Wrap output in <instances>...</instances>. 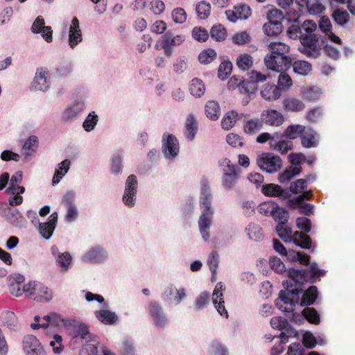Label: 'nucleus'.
I'll return each instance as SVG.
<instances>
[{
    "instance_id": "nucleus-1",
    "label": "nucleus",
    "mask_w": 355,
    "mask_h": 355,
    "mask_svg": "<svg viewBox=\"0 0 355 355\" xmlns=\"http://www.w3.org/2000/svg\"><path fill=\"white\" fill-rule=\"evenodd\" d=\"M306 269L287 268L288 279L283 282L285 290H281L279 297L275 301L277 308L284 312H290L299 302L300 293L303 291V285L307 282Z\"/></svg>"
},
{
    "instance_id": "nucleus-2",
    "label": "nucleus",
    "mask_w": 355,
    "mask_h": 355,
    "mask_svg": "<svg viewBox=\"0 0 355 355\" xmlns=\"http://www.w3.org/2000/svg\"><path fill=\"white\" fill-rule=\"evenodd\" d=\"M212 193L208 180L202 178L200 180V190L199 197V206L201 211L198 225L200 234L205 242L210 239V229L214 214V209L211 206Z\"/></svg>"
},
{
    "instance_id": "nucleus-3",
    "label": "nucleus",
    "mask_w": 355,
    "mask_h": 355,
    "mask_svg": "<svg viewBox=\"0 0 355 355\" xmlns=\"http://www.w3.org/2000/svg\"><path fill=\"white\" fill-rule=\"evenodd\" d=\"M270 53L264 58L268 69L273 71L287 70L291 67V58L288 55L290 46L283 42H270L268 45Z\"/></svg>"
},
{
    "instance_id": "nucleus-4",
    "label": "nucleus",
    "mask_w": 355,
    "mask_h": 355,
    "mask_svg": "<svg viewBox=\"0 0 355 355\" xmlns=\"http://www.w3.org/2000/svg\"><path fill=\"white\" fill-rule=\"evenodd\" d=\"M326 41L325 36L318 34L304 35L300 37L298 51L306 58L316 59L320 55L322 46Z\"/></svg>"
},
{
    "instance_id": "nucleus-5",
    "label": "nucleus",
    "mask_w": 355,
    "mask_h": 355,
    "mask_svg": "<svg viewBox=\"0 0 355 355\" xmlns=\"http://www.w3.org/2000/svg\"><path fill=\"white\" fill-rule=\"evenodd\" d=\"M257 164L262 171L272 174L282 168L283 162L279 155L272 153H263L257 155Z\"/></svg>"
},
{
    "instance_id": "nucleus-6",
    "label": "nucleus",
    "mask_w": 355,
    "mask_h": 355,
    "mask_svg": "<svg viewBox=\"0 0 355 355\" xmlns=\"http://www.w3.org/2000/svg\"><path fill=\"white\" fill-rule=\"evenodd\" d=\"M108 260V252L101 245L89 248L80 257V261L88 264H102Z\"/></svg>"
},
{
    "instance_id": "nucleus-7",
    "label": "nucleus",
    "mask_w": 355,
    "mask_h": 355,
    "mask_svg": "<svg viewBox=\"0 0 355 355\" xmlns=\"http://www.w3.org/2000/svg\"><path fill=\"white\" fill-rule=\"evenodd\" d=\"M85 108V99L77 98L66 106L61 114V119L67 123L74 121L84 112Z\"/></svg>"
},
{
    "instance_id": "nucleus-8",
    "label": "nucleus",
    "mask_w": 355,
    "mask_h": 355,
    "mask_svg": "<svg viewBox=\"0 0 355 355\" xmlns=\"http://www.w3.org/2000/svg\"><path fill=\"white\" fill-rule=\"evenodd\" d=\"M162 151L168 160L175 159L180 153V144L173 134L164 132L162 138Z\"/></svg>"
},
{
    "instance_id": "nucleus-9",
    "label": "nucleus",
    "mask_w": 355,
    "mask_h": 355,
    "mask_svg": "<svg viewBox=\"0 0 355 355\" xmlns=\"http://www.w3.org/2000/svg\"><path fill=\"white\" fill-rule=\"evenodd\" d=\"M248 75L250 80H244L241 87V92L248 95L244 99L245 103L249 102L252 95L255 94L257 89V83H263L267 79V76L254 70L248 72Z\"/></svg>"
},
{
    "instance_id": "nucleus-10",
    "label": "nucleus",
    "mask_w": 355,
    "mask_h": 355,
    "mask_svg": "<svg viewBox=\"0 0 355 355\" xmlns=\"http://www.w3.org/2000/svg\"><path fill=\"white\" fill-rule=\"evenodd\" d=\"M148 311L153 325L158 329H164L168 324V319L162 306L156 301L149 302Z\"/></svg>"
},
{
    "instance_id": "nucleus-11",
    "label": "nucleus",
    "mask_w": 355,
    "mask_h": 355,
    "mask_svg": "<svg viewBox=\"0 0 355 355\" xmlns=\"http://www.w3.org/2000/svg\"><path fill=\"white\" fill-rule=\"evenodd\" d=\"M22 347L26 355H47L41 342L33 335H26L24 337Z\"/></svg>"
},
{
    "instance_id": "nucleus-12",
    "label": "nucleus",
    "mask_w": 355,
    "mask_h": 355,
    "mask_svg": "<svg viewBox=\"0 0 355 355\" xmlns=\"http://www.w3.org/2000/svg\"><path fill=\"white\" fill-rule=\"evenodd\" d=\"M65 324L72 327L70 334L73 338H80L85 342L96 340L97 336L90 334L87 325L85 323H80L73 320Z\"/></svg>"
},
{
    "instance_id": "nucleus-13",
    "label": "nucleus",
    "mask_w": 355,
    "mask_h": 355,
    "mask_svg": "<svg viewBox=\"0 0 355 355\" xmlns=\"http://www.w3.org/2000/svg\"><path fill=\"white\" fill-rule=\"evenodd\" d=\"M51 254L60 267L61 272H67L71 266L72 257L69 252H60L56 245H53L50 249Z\"/></svg>"
},
{
    "instance_id": "nucleus-14",
    "label": "nucleus",
    "mask_w": 355,
    "mask_h": 355,
    "mask_svg": "<svg viewBox=\"0 0 355 355\" xmlns=\"http://www.w3.org/2000/svg\"><path fill=\"white\" fill-rule=\"evenodd\" d=\"M320 301V293L317 286H311L306 290H304L300 293V300L297 304L301 306H311L315 304H319Z\"/></svg>"
},
{
    "instance_id": "nucleus-15",
    "label": "nucleus",
    "mask_w": 355,
    "mask_h": 355,
    "mask_svg": "<svg viewBox=\"0 0 355 355\" xmlns=\"http://www.w3.org/2000/svg\"><path fill=\"white\" fill-rule=\"evenodd\" d=\"M58 214L56 211L52 213L47 218V221L40 223L37 229L40 236L45 240H49L57 226Z\"/></svg>"
},
{
    "instance_id": "nucleus-16",
    "label": "nucleus",
    "mask_w": 355,
    "mask_h": 355,
    "mask_svg": "<svg viewBox=\"0 0 355 355\" xmlns=\"http://www.w3.org/2000/svg\"><path fill=\"white\" fill-rule=\"evenodd\" d=\"M31 31L33 34H40L48 43L53 41V30L51 26H45V21L42 16H38L33 22Z\"/></svg>"
},
{
    "instance_id": "nucleus-17",
    "label": "nucleus",
    "mask_w": 355,
    "mask_h": 355,
    "mask_svg": "<svg viewBox=\"0 0 355 355\" xmlns=\"http://www.w3.org/2000/svg\"><path fill=\"white\" fill-rule=\"evenodd\" d=\"M48 76L49 71L47 69L43 67L38 68L32 83L31 89L41 92L47 91L50 87Z\"/></svg>"
},
{
    "instance_id": "nucleus-18",
    "label": "nucleus",
    "mask_w": 355,
    "mask_h": 355,
    "mask_svg": "<svg viewBox=\"0 0 355 355\" xmlns=\"http://www.w3.org/2000/svg\"><path fill=\"white\" fill-rule=\"evenodd\" d=\"M260 119L263 124L265 123L274 127L282 125L285 120L284 115L275 109L263 110L261 114Z\"/></svg>"
},
{
    "instance_id": "nucleus-19",
    "label": "nucleus",
    "mask_w": 355,
    "mask_h": 355,
    "mask_svg": "<svg viewBox=\"0 0 355 355\" xmlns=\"http://www.w3.org/2000/svg\"><path fill=\"white\" fill-rule=\"evenodd\" d=\"M224 289V285L222 282L216 284L213 294H212V302L214 307L217 310L218 313L223 317L226 318H228V313L225 307V302L223 299V291Z\"/></svg>"
},
{
    "instance_id": "nucleus-20",
    "label": "nucleus",
    "mask_w": 355,
    "mask_h": 355,
    "mask_svg": "<svg viewBox=\"0 0 355 355\" xmlns=\"http://www.w3.org/2000/svg\"><path fill=\"white\" fill-rule=\"evenodd\" d=\"M262 193L270 197H277L279 200H284L291 197L290 191L288 189H283L281 186L276 184H268L262 186Z\"/></svg>"
},
{
    "instance_id": "nucleus-21",
    "label": "nucleus",
    "mask_w": 355,
    "mask_h": 355,
    "mask_svg": "<svg viewBox=\"0 0 355 355\" xmlns=\"http://www.w3.org/2000/svg\"><path fill=\"white\" fill-rule=\"evenodd\" d=\"M107 303H104L103 309L94 312L96 318L105 325H114L119 322V317L115 312L107 309Z\"/></svg>"
},
{
    "instance_id": "nucleus-22",
    "label": "nucleus",
    "mask_w": 355,
    "mask_h": 355,
    "mask_svg": "<svg viewBox=\"0 0 355 355\" xmlns=\"http://www.w3.org/2000/svg\"><path fill=\"white\" fill-rule=\"evenodd\" d=\"M38 146L39 141L35 135H31L26 139L21 148L24 162H28L32 159Z\"/></svg>"
},
{
    "instance_id": "nucleus-23",
    "label": "nucleus",
    "mask_w": 355,
    "mask_h": 355,
    "mask_svg": "<svg viewBox=\"0 0 355 355\" xmlns=\"http://www.w3.org/2000/svg\"><path fill=\"white\" fill-rule=\"evenodd\" d=\"M305 131V126L300 124L288 125L283 132H275L276 139L286 137L290 141L302 137Z\"/></svg>"
},
{
    "instance_id": "nucleus-24",
    "label": "nucleus",
    "mask_w": 355,
    "mask_h": 355,
    "mask_svg": "<svg viewBox=\"0 0 355 355\" xmlns=\"http://www.w3.org/2000/svg\"><path fill=\"white\" fill-rule=\"evenodd\" d=\"M24 280V276L19 273L11 275L8 277L9 291L12 295L19 297L22 295L21 284L23 283Z\"/></svg>"
},
{
    "instance_id": "nucleus-25",
    "label": "nucleus",
    "mask_w": 355,
    "mask_h": 355,
    "mask_svg": "<svg viewBox=\"0 0 355 355\" xmlns=\"http://www.w3.org/2000/svg\"><path fill=\"white\" fill-rule=\"evenodd\" d=\"M292 236L294 241H292L291 243L296 246L304 250H311L312 251L315 250V245H312V240L306 234L296 231L294 233L292 232Z\"/></svg>"
},
{
    "instance_id": "nucleus-26",
    "label": "nucleus",
    "mask_w": 355,
    "mask_h": 355,
    "mask_svg": "<svg viewBox=\"0 0 355 355\" xmlns=\"http://www.w3.org/2000/svg\"><path fill=\"white\" fill-rule=\"evenodd\" d=\"M307 272V282L314 284L320 280L321 277L325 276L327 271L324 269L318 268L316 262L313 261L310 263V266L306 268Z\"/></svg>"
},
{
    "instance_id": "nucleus-27",
    "label": "nucleus",
    "mask_w": 355,
    "mask_h": 355,
    "mask_svg": "<svg viewBox=\"0 0 355 355\" xmlns=\"http://www.w3.org/2000/svg\"><path fill=\"white\" fill-rule=\"evenodd\" d=\"M272 141H271V148L282 154H286L288 150H291L293 148L292 141L288 140L286 137L276 139L275 133H273Z\"/></svg>"
},
{
    "instance_id": "nucleus-28",
    "label": "nucleus",
    "mask_w": 355,
    "mask_h": 355,
    "mask_svg": "<svg viewBox=\"0 0 355 355\" xmlns=\"http://www.w3.org/2000/svg\"><path fill=\"white\" fill-rule=\"evenodd\" d=\"M71 166V161L68 159L63 160L56 166L55 171L52 179L53 186L58 184L62 178L68 173Z\"/></svg>"
},
{
    "instance_id": "nucleus-29",
    "label": "nucleus",
    "mask_w": 355,
    "mask_h": 355,
    "mask_svg": "<svg viewBox=\"0 0 355 355\" xmlns=\"http://www.w3.org/2000/svg\"><path fill=\"white\" fill-rule=\"evenodd\" d=\"M282 104L284 109L287 112H298L305 107L304 103L301 100L294 97L284 98Z\"/></svg>"
},
{
    "instance_id": "nucleus-30",
    "label": "nucleus",
    "mask_w": 355,
    "mask_h": 355,
    "mask_svg": "<svg viewBox=\"0 0 355 355\" xmlns=\"http://www.w3.org/2000/svg\"><path fill=\"white\" fill-rule=\"evenodd\" d=\"M6 219L10 225L19 228L25 227L26 224L25 218L18 209H11Z\"/></svg>"
},
{
    "instance_id": "nucleus-31",
    "label": "nucleus",
    "mask_w": 355,
    "mask_h": 355,
    "mask_svg": "<svg viewBox=\"0 0 355 355\" xmlns=\"http://www.w3.org/2000/svg\"><path fill=\"white\" fill-rule=\"evenodd\" d=\"M261 96L266 101H272L278 99L282 96V91L279 87L268 84L261 92Z\"/></svg>"
},
{
    "instance_id": "nucleus-32",
    "label": "nucleus",
    "mask_w": 355,
    "mask_h": 355,
    "mask_svg": "<svg viewBox=\"0 0 355 355\" xmlns=\"http://www.w3.org/2000/svg\"><path fill=\"white\" fill-rule=\"evenodd\" d=\"M275 231L278 236L286 243H291L294 241L292 236V228L288 223L277 224Z\"/></svg>"
},
{
    "instance_id": "nucleus-33",
    "label": "nucleus",
    "mask_w": 355,
    "mask_h": 355,
    "mask_svg": "<svg viewBox=\"0 0 355 355\" xmlns=\"http://www.w3.org/2000/svg\"><path fill=\"white\" fill-rule=\"evenodd\" d=\"M35 289V297H33L35 301L49 302L53 298L52 291L47 286L38 282Z\"/></svg>"
},
{
    "instance_id": "nucleus-34",
    "label": "nucleus",
    "mask_w": 355,
    "mask_h": 355,
    "mask_svg": "<svg viewBox=\"0 0 355 355\" xmlns=\"http://www.w3.org/2000/svg\"><path fill=\"white\" fill-rule=\"evenodd\" d=\"M319 135L313 129L306 132L304 135L301 137V143L303 147L310 148L316 147L318 144Z\"/></svg>"
},
{
    "instance_id": "nucleus-35",
    "label": "nucleus",
    "mask_w": 355,
    "mask_h": 355,
    "mask_svg": "<svg viewBox=\"0 0 355 355\" xmlns=\"http://www.w3.org/2000/svg\"><path fill=\"white\" fill-rule=\"evenodd\" d=\"M291 66L295 73L303 76H307L312 70L311 64L306 60H295L291 62Z\"/></svg>"
},
{
    "instance_id": "nucleus-36",
    "label": "nucleus",
    "mask_w": 355,
    "mask_h": 355,
    "mask_svg": "<svg viewBox=\"0 0 355 355\" xmlns=\"http://www.w3.org/2000/svg\"><path fill=\"white\" fill-rule=\"evenodd\" d=\"M282 24L281 21L270 20L263 26L264 33L270 37L277 36L282 31Z\"/></svg>"
},
{
    "instance_id": "nucleus-37",
    "label": "nucleus",
    "mask_w": 355,
    "mask_h": 355,
    "mask_svg": "<svg viewBox=\"0 0 355 355\" xmlns=\"http://www.w3.org/2000/svg\"><path fill=\"white\" fill-rule=\"evenodd\" d=\"M263 128L261 119L254 118L247 120L243 125V131L247 135H254Z\"/></svg>"
},
{
    "instance_id": "nucleus-38",
    "label": "nucleus",
    "mask_w": 355,
    "mask_h": 355,
    "mask_svg": "<svg viewBox=\"0 0 355 355\" xmlns=\"http://www.w3.org/2000/svg\"><path fill=\"white\" fill-rule=\"evenodd\" d=\"M123 169V154L121 151H117L113 154L110 163V172L112 174L117 175L122 172Z\"/></svg>"
},
{
    "instance_id": "nucleus-39",
    "label": "nucleus",
    "mask_w": 355,
    "mask_h": 355,
    "mask_svg": "<svg viewBox=\"0 0 355 355\" xmlns=\"http://www.w3.org/2000/svg\"><path fill=\"white\" fill-rule=\"evenodd\" d=\"M198 130L196 119L193 114H190L186 121V137L189 141H192L196 137Z\"/></svg>"
},
{
    "instance_id": "nucleus-40",
    "label": "nucleus",
    "mask_w": 355,
    "mask_h": 355,
    "mask_svg": "<svg viewBox=\"0 0 355 355\" xmlns=\"http://www.w3.org/2000/svg\"><path fill=\"white\" fill-rule=\"evenodd\" d=\"M301 171V166H290L279 174L278 181L279 183L284 184L291 180L293 177L298 175Z\"/></svg>"
},
{
    "instance_id": "nucleus-41",
    "label": "nucleus",
    "mask_w": 355,
    "mask_h": 355,
    "mask_svg": "<svg viewBox=\"0 0 355 355\" xmlns=\"http://www.w3.org/2000/svg\"><path fill=\"white\" fill-rule=\"evenodd\" d=\"M206 116L212 121L218 119L220 108L218 102L214 101H208L205 107Z\"/></svg>"
},
{
    "instance_id": "nucleus-42",
    "label": "nucleus",
    "mask_w": 355,
    "mask_h": 355,
    "mask_svg": "<svg viewBox=\"0 0 355 355\" xmlns=\"http://www.w3.org/2000/svg\"><path fill=\"white\" fill-rule=\"evenodd\" d=\"M99 121V116L94 111L90 112L83 123V128L87 132L93 131Z\"/></svg>"
},
{
    "instance_id": "nucleus-43",
    "label": "nucleus",
    "mask_w": 355,
    "mask_h": 355,
    "mask_svg": "<svg viewBox=\"0 0 355 355\" xmlns=\"http://www.w3.org/2000/svg\"><path fill=\"white\" fill-rule=\"evenodd\" d=\"M189 89L191 94L196 97L202 96L205 91V87L202 80L198 78L191 80Z\"/></svg>"
},
{
    "instance_id": "nucleus-44",
    "label": "nucleus",
    "mask_w": 355,
    "mask_h": 355,
    "mask_svg": "<svg viewBox=\"0 0 355 355\" xmlns=\"http://www.w3.org/2000/svg\"><path fill=\"white\" fill-rule=\"evenodd\" d=\"M211 37L216 42H222L226 39L227 31L225 27L220 24L214 25L209 32Z\"/></svg>"
},
{
    "instance_id": "nucleus-45",
    "label": "nucleus",
    "mask_w": 355,
    "mask_h": 355,
    "mask_svg": "<svg viewBox=\"0 0 355 355\" xmlns=\"http://www.w3.org/2000/svg\"><path fill=\"white\" fill-rule=\"evenodd\" d=\"M219 263V254L218 253L214 250L212 251L207 258V266L211 272V280L214 281L216 278V275L217 272V268Z\"/></svg>"
},
{
    "instance_id": "nucleus-46",
    "label": "nucleus",
    "mask_w": 355,
    "mask_h": 355,
    "mask_svg": "<svg viewBox=\"0 0 355 355\" xmlns=\"http://www.w3.org/2000/svg\"><path fill=\"white\" fill-rule=\"evenodd\" d=\"M239 178L238 171H232L230 173H225L223 176L222 185L226 190L232 189L236 184Z\"/></svg>"
},
{
    "instance_id": "nucleus-47",
    "label": "nucleus",
    "mask_w": 355,
    "mask_h": 355,
    "mask_svg": "<svg viewBox=\"0 0 355 355\" xmlns=\"http://www.w3.org/2000/svg\"><path fill=\"white\" fill-rule=\"evenodd\" d=\"M236 65L242 71H248L253 65V58L248 53L240 54L236 58Z\"/></svg>"
},
{
    "instance_id": "nucleus-48",
    "label": "nucleus",
    "mask_w": 355,
    "mask_h": 355,
    "mask_svg": "<svg viewBox=\"0 0 355 355\" xmlns=\"http://www.w3.org/2000/svg\"><path fill=\"white\" fill-rule=\"evenodd\" d=\"M277 224H286L288 223L289 213L283 207L278 205V208L275 209L272 216Z\"/></svg>"
},
{
    "instance_id": "nucleus-49",
    "label": "nucleus",
    "mask_w": 355,
    "mask_h": 355,
    "mask_svg": "<svg viewBox=\"0 0 355 355\" xmlns=\"http://www.w3.org/2000/svg\"><path fill=\"white\" fill-rule=\"evenodd\" d=\"M332 19L339 26H344L349 21V15L346 10L336 9L331 14Z\"/></svg>"
},
{
    "instance_id": "nucleus-50",
    "label": "nucleus",
    "mask_w": 355,
    "mask_h": 355,
    "mask_svg": "<svg viewBox=\"0 0 355 355\" xmlns=\"http://www.w3.org/2000/svg\"><path fill=\"white\" fill-rule=\"evenodd\" d=\"M246 231L249 238L254 241H259L263 237L262 229L259 225L250 223L246 227Z\"/></svg>"
},
{
    "instance_id": "nucleus-51",
    "label": "nucleus",
    "mask_w": 355,
    "mask_h": 355,
    "mask_svg": "<svg viewBox=\"0 0 355 355\" xmlns=\"http://www.w3.org/2000/svg\"><path fill=\"white\" fill-rule=\"evenodd\" d=\"M322 94V89L318 87H311L304 90L303 98L310 102L318 101Z\"/></svg>"
},
{
    "instance_id": "nucleus-52",
    "label": "nucleus",
    "mask_w": 355,
    "mask_h": 355,
    "mask_svg": "<svg viewBox=\"0 0 355 355\" xmlns=\"http://www.w3.org/2000/svg\"><path fill=\"white\" fill-rule=\"evenodd\" d=\"M238 113L236 111L232 110L228 112L225 116L222 119L221 126L222 128L226 130L232 128L237 119Z\"/></svg>"
},
{
    "instance_id": "nucleus-53",
    "label": "nucleus",
    "mask_w": 355,
    "mask_h": 355,
    "mask_svg": "<svg viewBox=\"0 0 355 355\" xmlns=\"http://www.w3.org/2000/svg\"><path fill=\"white\" fill-rule=\"evenodd\" d=\"M210 300V295L207 291H203L196 297L194 302V308L197 311L205 309Z\"/></svg>"
},
{
    "instance_id": "nucleus-54",
    "label": "nucleus",
    "mask_w": 355,
    "mask_h": 355,
    "mask_svg": "<svg viewBox=\"0 0 355 355\" xmlns=\"http://www.w3.org/2000/svg\"><path fill=\"white\" fill-rule=\"evenodd\" d=\"M277 208H278V204L272 200L263 202L257 207L259 212L266 216H271L275 209Z\"/></svg>"
},
{
    "instance_id": "nucleus-55",
    "label": "nucleus",
    "mask_w": 355,
    "mask_h": 355,
    "mask_svg": "<svg viewBox=\"0 0 355 355\" xmlns=\"http://www.w3.org/2000/svg\"><path fill=\"white\" fill-rule=\"evenodd\" d=\"M196 11L200 19H207L211 12V6L208 2L202 1L196 5Z\"/></svg>"
},
{
    "instance_id": "nucleus-56",
    "label": "nucleus",
    "mask_w": 355,
    "mask_h": 355,
    "mask_svg": "<svg viewBox=\"0 0 355 355\" xmlns=\"http://www.w3.org/2000/svg\"><path fill=\"white\" fill-rule=\"evenodd\" d=\"M307 184V180L302 178L297 179L290 184L288 191H290L291 195L292 193L298 194L306 189Z\"/></svg>"
},
{
    "instance_id": "nucleus-57",
    "label": "nucleus",
    "mask_w": 355,
    "mask_h": 355,
    "mask_svg": "<svg viewBox=\"0 0 355 355\" xmlns=\"http://www.w3.org/2000/svg\"><path fill=\"white\" fill-rule=\"evenodd\" d=\"M232 63L230 61L222 62L218 69V77L224 80L231 74Z\"/></svg>"
},
{
    "instance_id": "nucleus-58",
    "label": "nucleus",
    "mask_w": 355,
    "mask_h": 355,
    "mask_svg": "<svg viewBox=\"0 0 355 355\" xmlns=\"http://www.w3.org/2000/svg\"><path fill=\"white\" fill-rule=\"evenodd\" d=\"M25 192V188L22 186H19L15 191V194H12L8 198L9 205L17 206L23 202V197L21 194Z\"/></svg>"
},
{
    "instance_id": "nucleus-59",
    "label": "nucleus",
    "mask_w": 355,
    "mask_h": 355,
    "mask_svg": "<svg viewBox=\"0 0 355 355\" xmlns=\"http://www.w3.org/2000/svg\"><path fill=\"white\" fill-rule=\"evenodd\" d=\"M305 320L310 323L319 324L320 322V315L314 308L306 307L304 309Z\"/></svg>"
},
{
    "instance_id": "nucleus-60",
    "label": "nucleus",
    "mask_w": 355,
    "mask_h": 355,
    "mask_svg": "<svg viewBox=\"0 0 355 355\" xmlns=\"http://www.w3.org/2000/svg\"><path fill=\"white\" fill-rule=\"evenodd\" d=\"M191 35L193 39L200 42L207 41L209 36L208 31L201 26L194 27L192 30Z\"/></svg>"
},
{
    "instance_id": "nucleus-61",
    "label": "nucleus",
    "mask_w": 355,
    "mask_h": 355,
    "mask_svg": "<svg viewBox=\"0 0 355 355\" xmlns=\"http://www.w3.org/2000/svg\"><path fill=\"white\" fill-rule=\"evenodd\" d=\"M216 58V52L213 49H207L202 51L198 55L199 62L201 64L211 62Z\"/></svg>"
},
{
    "instance_id": "nucleus-62",
    "label": "nucleus",
    "mask_w": 355,
    "mask_h": 355,
    "mask_svg": "<svg viewBox=\"0 0 355 355\" xmlns=\"http://www.w3.org/2000/svg\"><path fill=\"white\" fill-rule=\"evenodd\" d=\"M269 263L270 268L277 273H287L286 266L279 258L277 257H271L270 259Z\"/></svg>"
},
{
    "instance_id": "nucleus-63",
    "label": "nucleus",
    "mask_w": 355,
    "mask_h": 355,
    "mask_svg": "<svg viewBox=\"0 0 355 355\" xmlns=\"http://www.w3.org/2000/svg\"><path fill=\"white\" fill-rule=\"evenodd\" d=\"M134 340L130 338H125L122 342L121 355H136Z\"/></svg>"
},
{
    "instance_id": "nucleus-64",
    "label": "nucleus",
    "mask_w": 355,
    "mask_h": 355,
    "mask_svg": "<svg viewBox=\"0 0 355 355\" xmlns=\"http://www.w3.org/2000/svg\"><path fill=\"white\" fill-rule=\"evenodd\" d=\"M210 352L212 355H229L227 348L218 340L212 341Z\"/></svg>"
}]
</instances>
